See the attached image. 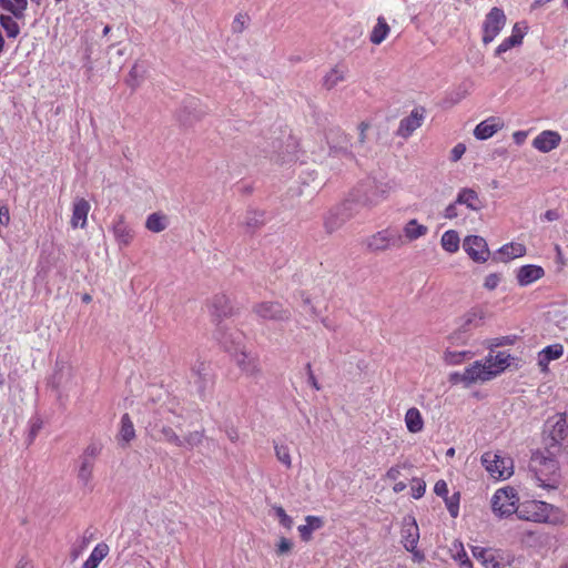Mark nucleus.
<instances>
[{
  "label": "nucleus",
  "instance_id": "obj_8",
  "mask_svg": "<svg viewBox=\"0 0 568 568\" xmlns=\"http://www.w3.org/2000/svg\"><path fill=\"white\" fill-rule=\"evenodd\" d=\"M507 18L503 9L494 7L486 14L483 22V43L493 42L499 32L504 29Z\"/></svg>",
  "mask_w": 568,
  "mask_h": 568
},
{
  "label": "nucleus",
  "instance_id": "obj_11",
  "mask_svg": "<svg viewBox=\"0 0 568 568\" xmlns=\"http://www.w3.org/2000/svg\"><path fill=\"white\" fill-rule=\"evenodd\" d=\"M253 313L265 321L287 322L291 318V311L278 302L257 303L253 306Z\"/></svg>",
  "mask_w": 568,
  "mask_h": 568
},
{
  "label": "nucleus",
  "instance_id": "obj_35",
  "mask_svg": "<svg viewBox=\"0 0 568 568\" xmlns=\"http://www.w3.org/2000/svg\"><path fill=\"white\" fill-rule=\"evenodd\" d=\"M79 460L80 467L78 470V479L82 484V486L88 487L92 479V473L95 463L83 458H79Z\"/></svg>",
  "mask_w": 568,
  "mask_h": 568
},
{
  "label": "nucleus",
  "instance_id": "obj_14",
  "mask_svg": "<svg viewBox=\"0 0 568 568\" xmlns=\"http://www.w3.org/2000/svg\"><path fill=\"white\" fill-rule=\"evenodd\" d=\"M424 112L425 110L423 108H416L410 112L408 116L402 119L397 130V135L402 138H408L416 129L422 125Z\"/></svg>",
  "mask_w": 568,
  "mask_h": 568
},
{
  "label": "nucleus",
  "instance_id": "obj_1",
  "mask_svg": "<svg viewBox=\"0 0 568 568\" xmlns=\"http://www.w3.org/2000/svg\"><path fill=\"white\" fill-rule=\"evenodd\" d=\"M210 313L213 321L217 323L215 338L223 345L226 351L231 349V345L235 343V338L232 334H226L225 327L221 325L223 318L233 315V306L229 297L224 294H217L213 296L210 303Z\"/></svg>",
  "mask_w": 568,
  "mask_h": 568
},
{
  "label": "nucleus",
  "instance_id": "obj_21",
  "mask_svg": "<svg viewBox=\"0 0 568 568\" xmlns=\"http://www.w3.org/2000/svg\"><path fill=\"white\" fill-rule=\"evenodd\" d=\"M456 203L466 205L471 211H480L484 207L478 193L469 187L462 189L456 197Z\"/></svg>",
  "mask_w": 568,
  "mask_h": 568
},
{
  "label": "nucleus",
  "instance_id": "obj_49",
  "mask_svg": "<svg viewBox=\"0 0 568 568\" xmlns=\"http://www.w3.org/2000/svg\"><path fill=\"white\" fill-rule=\"evenodd\" d=\"M250 18L246 14L237 13L232 22V31L234 33H241L247 26Z\"/></svg>",
  "mask_w": 568,
  "mask_h": 568
},
{
  "label": "nucleus",
  "instance_id": "obj_62",
  "mask_svg": "<svg viewBox=\"0 0 568 568\" xmlns=\"http://www.w3.org/2000/svg\"><path fill=\"white\" fill-rule=\"evenodd\" d=\"M10 222V214L7 206H0V224L8 225Z\"/></svg>",
  "mask_w": 568,
  "mask_h": 568
},
{
  "label": "nucleus",
  "instance_id": "obj_25",
  "mask_svg": "<svg viewBox=\"0 0 568 568\" xmlns=\"http://www.w3.org/2000/svg\"><path fill=\"white\" fill-rule=\"evenodd\" d=\"M113 234L120 245H129L133 239V231L124 222L123 216H119L113 224Z\"/></svg>",
  "mask_w": 568,
  "mask_h": 568
},
{
  "label": "nucleus",
  "instance_id": "obj_17",
  "mask_svg": "<svg viewBox=\"0 0 568 568\" xmlns=\"http://www.w3.org/2000/svg\"><path fill=\"white\" fill-rule=\"evenodd\" d=\"M568 435V422L565 414L557 416V419L551 425V429L549 432L550 443L548 445V449L559 447L561 442Z\"/></svg>",
  "mask_w": 568,
  "mask_h": 568
},
{
  "label": "nucleus",
  "instance_id": "obj_64",
  "mask_svg": "<svg viewBox=\"0 0 568 568\" xmlns=\"http://www.w3.org/2000/svg\"><path fill=\"white\" fill-rule=\"evenodd\" d=\"M399 475H400L399 466L390 467L386 473V477L390 480H396L399 477Z\"/></svg>",
  "mask_w": 568,
  "mask_h": 568
},
{
  "label": "nucleus",
  "instance_id": "obj_15",
  "mask_svg": "<svg viewBox=\"0 0 568 568\" xmlns=\"http://www.w3.org/2000/svg\"><path fill=\"white\" fill-rule=\"evenodd\" d=\"M560 142L561 135L558 132L546 130L532 140V146L542 153H548L556 149Z\"/></svg>",
  "mask_w": 568,
  "mask_h": 568
},
{
  "label": "nucleus",
  "instance_id": "obj_60",
  "mask_svg": "<svg viewBox=\"0 0 568 568\" xmlns=\"http://www.w3.org/2000/svg\"><path fill=\"white\" fill-rule=\"evenodd\" d=\"M457 204H458V203H456V202H455V203H452V204H449V205L445 209L444 216H445L446 219L453 220V219H455V217H457V216H458V212H457V207H456V205H457Z\"/></svg>",
  "mask_w": 568,
  "mask_h": 568
},
{
  "label": "nucleus",
  "instance_id": "obj_12",
  "mask_svg": "<svg viewBox=\"0 0 568 568\" xmlns=\"http://www.w3.org/2000/svg\"><path fill=\"white\" fill-rule=\"evenodd\" d=\"M463 247L475 262H486L489 257L488 245L486 240L481 236H466Z\"/></svg>",
  "mask_w": 568,
  "mask_h": 568
},
{
  "label": "nucleus",
  "instance_id": "obj_45",
  "mask_svg": "<svg viewBox=\"0 0 568 568\" xmlns=\"http://www.w3.org/2000/svg\"><path fill=\"white\" fill-rule=\"evenodd\" d=\"M102 446L99 443H91L87 446L80 458L91 460L95 463L97 457L100 455Z\"/></svg>",
  "mask_w": 568,
  "mask_h": 568
},
{
  "label": "nucleus",
  "instance_id": "obj_42",
  "mask_svg": "<svg viewBox=\"0 0 568 568\" xmlns=\"http://www.w3.org/2000/svg\"><path fill=\"white\" fill-rule=\"evenodd\" d=\"M444 499H445L447 510L449 511V515L453 518H456L459 513V500H460L459 491L454 493L452 496L447 495Z\"/></svg>",
  "mask_w": 568,
  "mask_h": 568
},
{
  "label": "nucleus",
  "instance_id": "obj_48",
  "mask_svg": "<svg viewBox=\"0 0 568 568\" xmlns=\"http://www.w3.org/2000/svg\"><path fill=\"white\" fill-rule=\"evenodd\" d=\"M328 143H329V149H331V154H335V155H344V156H347L349 159L353 158L352 153L348 151V143L347 141H345V143L343 144H333V140H332V136H328Z\"/></svg>",
  "mask_w": 568,
  "mask_h": 568
},
{
  "label": "nucleus",
  "instance_id": "obj_47",
  "mask_svg": "<svg viewBox=\"0 0 568 568\" xmlns=\"http://www.w3.org/2000/svg\"><path fill=\"white\" fill-rule=\"evenodd\" d=\"M519 41H518V38L517 37H507L506 39H504L501 41V43L496 48L495 50V54L496 55H501L503 53L507 52L508 50H510L511 48L514 47H517L519 45Z\"/></svg>",
  "mask_w": 568,
  "mask_h": 568
},
{
  "label": "nucleus",
  "instance_id": "obj_43",
  "mask_svg": "<svg viewBox=\"0 0 568 568\" xmlns=\"http://www.w3.org/2000/svg\"><path fill=\"white\" fill-rule=\"evenodd\" d=\"M510 355L505 352H499L495 356L491 355V365L494 371L500 374L509 365Z\"/></svg>",
  "mask_w": 568,
  "mask_h": 568
},
{
  "label": "nucleus",
  "instance_id": "obj_24",
  "mask_svg": "<svg viewBox=\"0 0 568 568\" xmlns=\"http://www.w3.org/2000/svg\"><path fill=\"white\" fill-rule=\"evenodd\" d=\"M526 247L520 243H509L501 246L497 254L494 256V260L500 262H507L509 260L520 257L525 255Z\"/></svg>",
  "mask_w": 568,
  "mask_h": 568
},
{
  "label": "nucleus",
  "instance_id": "obj_2",
  "mask_svg": "<svg viewBox=\"0 0 568 568\" xmlns=\"http://www.w3.org/2000/svg\"><path fill=\"white\" fill-rule=\"evenodd\" d=\"M554 453L548 450V455L536 453L530 459L529 467L535 473L539 485L546 488H555L556 476L558 470V462L554 458Z\"/></svg>",
  "mask_w": 568,
  "mask_h": 568
},
{
  "label": "nucleus",
  "instance_id": "obj_34",
  "mask_svg": "<svg viewBox=\"0 0 568 568\" xmlns=\"http://www.w3.org/2000/svg\"><path fill=\"white\" fill-rule=\"evenodd\" d=\"M389 27L383 17L377 19L376 26L373 28L371 33V42L374 44H381L387 37Z\"/></svg>",
  "mask_w": 568,
  "mask_h": 568
},
{
  "label": "nucleus",
  "instance_id": "obj_41",
  "mask_svg": "<svg viewBox=\"0 0 568 568\" xmlns=\"http://www.w3.org/2000/svg\"><path fill=\"white\" fill-rule=\"evenodd\" d=\"M203 439H204L203 430L190 432L187 435L184 436V438H182L183 447H185L187 449H192V448L201 445Z\"/></svg>",
  "mask_w": 568,
  "mask_h": 568
},
{
  "label": "nucleus",
  "instance_id": "obj_55",
  "mask_svg": "<svg viewBox=\"0 0 568 568\" xmlns=\"http://www.w3.org/2000/svg\"><path fill=\"white\" fill-rule=\"evenodd\" d=\"M292 547H293L292 541L288 540L287 538L282 537L277 544L276 554L278 556L287 554L288 551H291Z\"/></svg>",
  "mask_w": 568,
  "mask_h": 568
},
{
  "label": "nucleus",
  "instance_id": "obj_63",
  "mask_svg": "<svg viewBox=\"0 0 568 568\" xmlns=\"http://www.w3.org/2000/svg\"><path fill=\"white\" fill-rule=\"evenodd\" d=\"M525 28L523 29L519 23H516L513 28L511 37H517L519 43L521 44L524 36H525Z\"/></svg>",
  "mask_w": 568,
  "mask_h": 568
},
{
  "label": "nucleus",
  "instance_id": "obj_23",
  "mask_svg": "<svg viewBox=\"0 0 568 568\" xmlns=\"http://www.w3.org/2000/svg\"><path fill=\"white\" fill-rule=\"evenodd\" d=\"M499 129H501L500 121L496 118H489L476 125L474 135L478 140H487L491 138Z\"/></svg>",
  "mask_w": 568,
  "mask_h": 568
},
{
  "label": "nucleus",
  "instance_id": "obj_3",
  "mask_svg": "<svg viewBox=\"0 0 568 568\" xmlns=\"http://www.w3.org/2000/svg\"><path fill=\"white\" fill-rule=\"evenodd\" d=\"M190 384L196 388V393L202 399H206L211 394L215 375L210 363L197 359L190 368Z\"/></svg>",
  "mask_w": 568,
  "mask_h": 568
},
{
  "label": "nucleus",
  "instance_id": "obj_39",
  "mask_svg": "<svg viewBox=\"0 0 568 568\" xmlns=\"http://www.w3.org/2000/svg\"><path fill=\"white\" fill-rule=\"evenodd\" d=\"M0 26L9 39H16L20 34V27L11 16L0 14Z\"/></svg>",
  "mask_w": 568,
  "mask_h": 568
},
{
  "label": "nucleus",
  "instance_id": "obj_10",
  "mask_svg": "<svg viewBox=\"0 0 568 568\" xmlns=\"http://www.w3.org/2000/svg\"><path fill=\"white\" fill-rule=\"evenodd\" d=\"M481 464L494 478H508L511 476L513 462L494 452H486L481 456Z\"/></svg>",
  "mask_w": 568,
  "mask_h": 568
},
{
  "label": "nucleus",
  "instance_id": "obj_58",
  "mask_svg": "<svg viewBox=\"0 0 568 568\" xmlns=\"http://www.w3.org/2000/svg\"><path fill=\"white\" fill-rule=\"evenodd\" d=\"M466 146L463 143L456 144L450 152V160L456 162L458 161L465 153Z\"/></svg>",
  "mask_w": 568,
  "mask_h": 568
},
{
  "label": "nucleus",
  "instance_id": "obj_26",
  "mask_svg": "<svg viewBox=\"0 0 568 568\" xmlns=\"http://www.w3.org/2000/svg\"><path fill=\"white\" fill-rule=\"evenodd\" d=\"M427 232H428V227L426 225L418 223V221L416 219H412L404 225V229H403L404 235H402V236H403V239L405 237L407 241L412 242V241H415V240L426 235Z\"/></svg>",
  "mask_w": 568,
  "mask_h": 568
},
{
  "label": "nucleus",
  "instance_id": "obj_44",
  "mask_svg": "<svg viewBox=\"0 0 568 568\" xmlns=\"http://www.w3.org/2000/svg\"><path fill=\"white\" fill-rule=\"evenodd\" d=\"M504 565L500 554L494 549H491L488 558L483 562L485 568H503Z\"/></svg>",
  "mask_w": 568,
  "mask_h": 568
},
{
  "label": "nucleus",
  "instance_id": "obj_31",
  "mask_svg": "<svg viewBox=\"0 0 568 568\" xmlns=\"http://www.w3.org/2000/svg\"><path fill=\"white\" fill-rule=\"evenodd\" d=\"M347 69L343 65L334 67L323 79V87L327 90L333 89L339 82L345 80Z\"/></svg>",
  "mask_w": 568,
  "mask_h": 568
},
{
  "label": "nucleus",
  "instance_id": "obj_52",
  "mask_svg": "<svg viewBox=\"0 0 568 568\" xmlns=\"http://www.w3.org/2000/svg\"><path fill=\"white\" fill-rule=\"evenodd\" d=\"M467 334L466 332H462V328H457L455 332H453L448 339L452 345H465L467 342Z\"/></svg>",
  "mask_w": 568,
  "mask_h": 568
},
{
  "label": "nucleus",
  "instance_id": "obj_46",
  "mask_svg": "<svg viewBox=\"0 0 568 568\" xmlns=\"http://www.w3.org/2000/svg\"><path fill=\"white\" fill-rule=\"evenodd\" d=\"M275 455L277 459L285 465L287 468L291 467L292 460L290 455V449L287 446L284 445H275Z\"/></svg>",
  "mask_w": 568,
  "mask_h": 568
},
{
  "label": "nucleus",
  "instance_id": "obj_33",
  "mask_svg": "<svg viewBox=\"0 0 568 568\" xmlns=\"http://www.w3.org/2000/svg\"><path fill=\"white\" fill-rule=\"evenodd\" d=\"M265 222V212L248 210L246 212L244 224L248 232H254L260 229Z\"/></svg>",
  "mask_w": 568,
  "mask_h": 568
},
{
  "label": "nucleus",
  "instance_id": "obj_16",
  "mask_svg": "<svg viewBox=\"0 0 568 568\" xmlns=\"http://www.w3.org/2000/svg\"><path fill=\"white\" fill-rule=\"evenodd\" d=\"M402 537L405 549L407 551H414L419 539V529L415 518L408 517L404 519Z\"/></svg>",
  "mask_w": 568,
  "mask_h": 568
},
{
  "label": "nucleus",
  "instance_id": "obj_56",
  "mask_svg": "<svg viewBox=\"0 0 568 568\" xmlns=\"http://www.w3.org/2000/svg\"><path fill=\"white\" fill-rule=\"evenodd\" d=\"M490 551V548L474 547L473 556L483 564L488 558Z\"/></svg>",
  "mask_w": 568,
  "mask_h": 568
},
{
  "label": "nucleus",
  "instance_id": "obj_28",
  "mask_svg": "<svg viewBox=\"0 0 568 568\" xmlns=\"http://www.w3.org/2000/svg\"><path fill=\"white\" fill-rule=\"evenodd\" d=\"M305 521V525H301L298 527V531L302 540L308 541L313 531L323 527L324 520L321 517L306 516Z\"/></svg>",
  "mask_w": 568,
  "mask_h": 568
},
{
  "label": "nucleus",
  "instance_id": "obj_38",
  "mask_svg": "<svg viewBox=\"0 0 568 568\" xmlns=\"http://www.w3.org/2000/svg\"><path fill=\"white\" fill-rule=\"evenodd\" d=\"M168 226L166 217L160 213H152L148 216L145 227L154 233L164 231Z\"/></svg>",
  "mask_w": 568,
  "mask_h": 568
},
{
  "label": "nucleus",
  "instance_id": "obj_30",
  "mask_svg": "<svg viewBox=\"0 0 568 568\" xmlns=\"http://www.w3.org/2000/svg\"><path fill=\"white\" fill-rule=\"evenodd\" d=\"M405 423L408 432L414 434L422 432L424 428L422 414L416 407H412L406 412Z\"/></svg>",
  "mask_w": 568,
  "mask_h": 568
},
{
  "label": "nucleus",
  "instance_id": "obj_18",
  "mask_svg": "<svg viewBox=\"0 0 568 568\" xmlns=\"http://www.w3.org/2000/svg\"><path fill=\"white\" fill-rule=\"evenodd\" d=\"M346 209H341V205L332 209L324 220V227L327 233H333L341 229L349 219L348 213L345 211Z\"/></svg>",
  "mask_w": 568,
  "mask_h": 568
},
{
  "label": "nucleus",
  "instance_id": "obj_20",
  "mask_svg": "<svg viewBox=\"0 0 568 568\" xmlns=\"http://www.w3.org/2000/svg\"><path fill=\"white\" fill-rule=\"evenodd\" d=\"M545 272L538 265H524L517 272V281L520 286H527L535 281L541 278Z\"/></svg>",
  "mask_w": 568,
  "mask_h": 568
},
{
  "label": "nucleus",
  "instance_id": "obj_9",
  "mask_svg": "<svg viewBox=\"0 0 568 568\" xmlns=\"http://www.w3.org/2000/svg\"><path fill=\"white\" fill-rule=\"evenodd\" d=\"M551 509L550 504L530 500L519 505L516 515L521 520L544 523L548 520Z\"/></svg>",
  "mask_w": 568,
  "mask_h": 568
},
{
  "label": "nucleus",
  "instance_id": "obj_50",
  "mask_svg": "<svg viewBox=\"0 0 568 568\" xmlns=\"http://www.w3.org/2000/svg\"><path fill=\"white\" fill-rule=\"evenodd\" d=\"M426 490V484L423 479L413 478L412 481V497L415 499H419L424 496Z\"/></svg>",
  "mask_w": 568,
  "mask_h": 568
},
{
  "label": "nucleus",
  "instance_id": "obj_36",
  "mask_svg": "<svg viewBox=\"0 0 568 568\" xmlns=\"http://www.w3.org/2000/svg\"><path fill=\"white\" fill-rule=\"evenodd\" d=\"M120 440L124 444H129L135 437L134 425L129 416V414H124L121 417V429L119 433Z\"/></svg>",
  "mask_w": 568,
  "mask_h": 568
},
{
  "label": "nucleus",
  "instance_id": "obj_22",
  "mask_svg": "<svg viewBox=\"0 0 568 568\" xmlns=\"http://www.w3.org/2000/svg\"><path fill=\"white\" fill-rule=\"evenodd\" d=\"M564 354V346L561 344H552L546 346L538 353V365L542 372L548 369V364L551 361L558 359Z\"/></svg>",
  "mask_w": 568,
  "mask_h": 568
},
{
  "label": "nucleus",
  "instance_id": "obj_32",
  "mask_svg": "<svg viewBox=\"0 0 568 568\" xmlns=\"http://www.w3.org/2000/svg\"><path fill=\"white\" fill-rule=\"evenodd\" d=\"M483 320L484 312L481 310H471L462 318L463 322L460 323L459 328H462V332L468 333L473 327L479 326Z\"/></svg>",
  "mask_w": 568,
  "mask_h": 568
},
{
  "label": "nucleus",
  "instance_id": "obj_54",
  "mask_svg": "<svg viewBox=\"0 0 568 568\" xmlns=\"http://www.w3.org/2000/svg\"><path fill=\"white\" fill-rule=\"evenodd\" d=\"M499 282H500V276L498 274H496V273H491V274L486 276L485 282H484V286L487 290L491 291V290H495L498 286Z\"/></svg>",
  "mask_w": 568,
  "mask_h": 568
},
{
  "label": "nucleus",
  "instance_id": "obj_4",
  "mask_svg": "<svg viewBox=\"0 0 568 568\" xmlns=\"http://www.w3.org/2000/svg\"><path fill=\"white\" fill-rule=\"evenodd\" d=\"M161 412H158L153 420H151L145 427L146 434L159 443H166L175 447H183L182 438L175 433V430L163 422Z\"/></svg>",
  "mask_w": 568,
  "mask_h": 568
},
{
  "label": "nucleus",
  "instance_id": "obj_29",
  "mask_svg": "<svg viewBox=\"0 0 568 568\" xmlns=\"http://www.w3.org/2000/svg\"><path fill=\"white\" fill-rule=\"evenodd\" d=\"M109 546L104 542L98 544L89 558L84 561L82 568H98L99 564L108 556Z\"/></svg>",
  "mask_w": 568,
  "mask_h": 568
},
{
  "label": "nucleus",
  "instance_id": "obj_5",
  "mask_svg": "<svg viewBox=\"0 0 568 568\" xmlns=\"http://www.w3.org/2000/svg\"><path fill=\"white\" fill-rule=\"evenodd\" d=\"M519 498L514 488L496 490L491 498V508L496 516L506 518L517 513Z\"/></svg>",
  "mask_w": 568,
  "mask_h": 568
},
{
  "label": "nucleus",
  "instance_id": "obj_19",
  "mask_svg": "<svg viewBox=\"0 0 568 568\" xmlns=\"http://www.w3.org/2000/svg\"><path fill=\"white\" fill-rule=\"evenodd\" d=\"M91 209L90 203L83 197H77L73 202V210L71 216L72 227H84L87 225V219Z\"/></svg>",
  "mask_w": 568,
  "mask_h": 568
},
{
  "label": "nucleus",
  "instance_id": "obj_53",
  "mask_svg": "<svg viewBox=\"0 0 568 568\" xmlns=\"http://www.w3.org/2000/svg\"><path fill=\"white\" fill-rule=\"evenodd\" d=\"M455 560L462 568H473V564L463 548L456 554Z\"/></svg>",
  "mask_w": 568,
  "mask_h": 568
},
{
  "label": "nucleus",
  "instance_id": "obj_51",
  "mask_svg": "<svg viewBox=\"0 0 568 568\" xmlns=\"http://www.w3.org/2000/svg\"><path fill=\"white\" fill-rule=\"evenodd\" d=\"M276 517L280 520V524L290 529L293 526V519L285 513L284 508L281 506L274 507Z\"/></svg>",
  "mask_w": 568,
  "mask_h": 568
},
{
  "label": "nucleus",
  "instance_id": "obj_57",
  "mask_svg": "<svg viewBox=\"0 0 568 568\" xmlns=\"http://www.w3.org/2000/svg\"><path fill=\"white\" fill-rule=\"evenodd\" d=\"M434 493L437 496H440V497L445 498L448 495L447 483L445 480H443V479L437 480L435 486H434Z\"/></svg>",
  "mask_w": 568,
  "mask_h": 568
},
{
  "label": "nucleus",
  "instance_id": "obj_40",
  "mask_svg": "<svg viewBox=\"0 0 568 568\" xmlns=\"http://www.w3.org/2000/svg\"><path fill=\"white\" fill-rule=\"evenodd\" d=\"M470 355H471V353L468 351L455 352V351L446 349L444 352L443 358L447 365H458V364H462L465 361V358Z\"/></svg>",
  "mask_w": 568,
  "mask_h": 568
},
{
  "label": "nucleus",
  "instance_id": "obj_59",
  "mask_svg": "<svg viewBox=\"0 0 568 568\" xmlns=\"http://www.w3.org/2000/svg\"><path fill=\"white\" fill-rule=\"evenodd\" d=\"M0 8H2L6 11L11 12L16 18H22V13H18L17 10L13 7L12 0H0Z\"/></svg>",
  "mask_w": 568,
  "mask_h": 568
},
{
  "label": "nucleus",
  "instance_id": "obj_27",
  "mask_svg": "<svg viewBox=\"0 0 568 568\" xmlns=\"http://www.w3.org/2000/svg\"><path fill=\"white\" fill-rule=\"evenodd\" d=\"M236 364L243 373L251 377H256L261 372L257 361L245 353L236 356Z\"/></svg>",
  "mask_w": 568,
  "mask_h": 568
},
{
  "label": "nucleus",
  "instance_id": "obj_61",
  "mask_svg": "<svg viewBox=\"0 0 568 568\" xmlns=\"http://www.w3.org/2000/svg\"><path fill=\"white\" fill-rule=\"evenodd\" d=\"M306 371H307V381L308 383L315 388V389H320V385L316 381V377L314 376L313 374V371H312V366L311 364H306Z\"/></svg>",
  "mask_w": 568,
  "mask_h": 568
},
{
  "label": "nucleus",
  "instance_id": "obj_13",
  "mask_svg": "<svg viewBox=\"0 0 568 568\" xmlns=\"http://www.w3.org/2000/svg\"><path fill=\"white\" fill-rule=\"evenodd\" d=\"M358 193L359 191H357L356 194H353L351 199H347L339 204L341 209H346L345 211L348 213L347 215H349V219H353L359 214L362 209H371L377 204V201H375L372 196L366 194L361 195Z\"/></svg>",
  "mask_w": 568,
  "mask_h": 568
},
{
  "label": "nucleus",
  "instance_id": "obj_6",
  "mask_svg": "<svg viewBox=\"0 0 568 568\" xmlns=\"http://www.w3.org/2000/svg\"><path fill=\"white\" fill-rule=\"evenodd\" d=\"M365 244L371 252H382L404 244L402 234L390 227L384 229L368 236Z\"/></svg>",
  "mask_w": 568,
  "mask_h": 568
},
{
  "label": "nucleus",
  "instance_id": "obj_7",
  "mask_svg": "<svg viewBox=\"0 0 568 568\" xmlns=\"http://www.w3.org/2000/svg\"><path fill=\"white\" fill-rule=\"evenodd\" d=\"M498 375V371H494L491 365V355H489L485 362L476 361L473 365L467 367L462 379L466 386L477 382H487Z\"/></svg>",
  "mask_w": 568,
  "mask_h": 568
},
{
  "label": "nucleus",
  "instance_id": "obj_37",
  "mask_svg": "<svg viewBox=\"0 0 568 568\" xmlns=\"http://www.w3.org/2000/svg\"><path fill=\"white\" fill-rule=\"evenodd\" d=\"M440 244L443 248L449 253H455L459 248V236L454 230L446 231L442 235Z\"/></svg>",
  "mask_w": 568,
  "mask_h": 568
}]
</instances>
